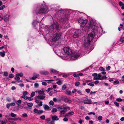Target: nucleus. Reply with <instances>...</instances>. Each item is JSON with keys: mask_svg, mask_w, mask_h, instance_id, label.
Returning <instances> with one entry per match:
<instances>
[{"mask_svg": "<svg viewBox=\"0 0 124 124\" xmlns=\"http://www.w3.org/2000/svg\"><path fill=\"white\" fill-rule=\"evenodd\" d=\"M59 27V25L57 23H54L53 24L50 26H48L47 28V32L48 33L50 31H55L56 32V34L53 36V40L55 42L58 40L60 38L61 36L60 32L58 30Z\"/></svg>", "mask_w": 124, "mask_h": 124, "instance_id": "obj_1", "label": "nucleus"}, {"mask_svg": "<svg viewBox=\"0 0 124 124\" xmlns=\"http://www.w3.org/2000/svg\"><path fill=\"white\" fill-rule=\"evenodd\" d=\"M94 32L92 31L88 35L87 38L86 39L84 44V46L88 47L90 43L94 37Z\"/></svg>", "mask_w": 124, "mask_h": 124, "instance_id": "obj_2", "label": "nucleus"}, {"mask_svg": "<svg viewBox=\"0 0 124 124\" xmlns=\"http://www.w3.org/2000/svg\"><path fill=\"white\" fill-rule=\"evenodd\" d=\"M60 111L59 113L61 115L64 114L67 111V109H70V108L65 105L61 106L58 105L57 108Z\"/></svg>", "mask_w": 124, "mask_h": 124, "instance_id": "obj_3", "label": "nucleus"}, {"mask_svg": "<svg viewBox=\"0 0 124 124\" xmlns=\"http://www.w3.org/2000/svg\"><path fill=\"white\" fill-rule=\"evenodd\" d=\"M47 7L46 6H45L44 8H40L39 10L37 11L36 13L38 14H43L46 12H47Z\"/></svg>", "mask_w": 124, "mask_h": 124, "instance_id": "obj_4", "label": "nucleus"}, {"mask_svg": "<svg viewBox=\"0 0 124 124\" xmlns=\"http://www.w3.org/2000/svg\"><path fill=\"white\" fill-rule=\"evenodd\" d=\"M87 21L85 19H83L82 18H80L78 21V22L80 23V25L81 27H83L85 26L87 22Z\"/></svg>", "mask_w": 124, "mask_h": 124, "instance_id": "obj_5", "label": "nucleus"}, {"mask_svg": "<svg viewBox=\"0 0 124 124\" xmlns=\"http://www.w3.org/2000/svg\"><path fill=\"white\" fill-rule=\"evenodd\" d=\"M65 53L68 55H70L72 53V51L70 48L69 47H64L63 49Z\"/></svg>", "mask_w": 124, "mask_h": 124, "instance_id": "obj_6", "label": "nucleus"}, {"mask_svg": "<svg viewBox=\"0 0 124 124\" xmlns=\"http://www.w3.org/2000/svg\"><path fill=\"white\" fill-rule=\"evenodd\" d=\"M81 34V31L80 30H75L74 31L73 33V37L74 38H76L78 37Z\"/></svg>", "mask_w": 124, "mask_h": 124, "instance_id": "obj_7", "label": "nucleus"}, {"mask_svg": "<svg viewBox=\"0 0 124 124\" xmlns=\"http://www.w3.org/2000/svg\"><path fill=\"white\" fill-rule=\"evenodd\" d=\"M92 75L94 77L93 79L94 80H100V78L101 76V75L100 74L98 75L96 73L93 74Z\"/></svg>", "mask_w": 124, "mask_h": 124, "instance_id": "obj_8", "label": "nucleus"}, {"mask_svg": "<svg viewBox=\"0 0 124 124\" xmlns=\"http://www.w3.org/2000/svg\"><path fill=\"white\" fill-rule=\"evenodd\" d=\"M83 100L84 101V103L85 104H91V101L90 99H89L86 98L84 97L83 98Z\"/></svg>", "mask_w": 124, "mask_h": 124, "instance_id": "obj_9", "label": "nucleus"}, {"mask_svg": "<svg viewBox=\"0 0 124 124\" xmlns=\"http://www.w3.org/2000/svg\"><path fill=\"white\" fill-rule=\"evenodd\" d=\"M33 112L34 113H37L39 115L41 114L43 112V110H38L36 108H35L33 109Z\"/></svg>", "mask_w": 124, "mask_h": 124, "instance_id": "obj_10", "label": "nucleus"}, {"mask_svg": "<svg viewBox=\"0 0 124 124\" xmlns=\"http://www.w3.org/2000/svg\"><path fill=\"white\" fill-rule=\"evenodd\" d=\"M46 96L44 95H39L35 97V99H40L43 100L45 98Z\"/></svg>", "mask_w": 124, "mask_h": 124, "instance_id": "obj_11", "label": "nucleus"}, {"mask_svg": "<svg viewBox=\"0 0 124 124\" xmlns=\"http://www.w3.org/2000/svg\"><path fill=\"white\" fill-rule=\"evenodd\" d=\"M40 74L43 75H48L49 74L48 72L46 70H41L39 72Z\"/></svg>", "mask_w": 124, "mask_h": 124, "instance_id": "obj_12", "label": "nucleus"}, {"mask_svg": "<svg viewBox=\"0 0 124 124\" xmlns=\"http://www.w3.org/2000/svg\"><path fill=\"white\" fill-rule=\"evenodd\" d=\"M80 56L79 54L76 53L75 54L74 56H72L71 59L73 60H75L77 59Z\"/></svg>", "mask_w": 124, "mask_h": 124, "instance_id": "obj_13", "label": "nucleus"}, {"mask_svg": "<svg viewBox=\"0 0 124 124\" xmlns=\"http://www.w3.org/2000/svg\"><path fill=\"white\" fill-rule=\"evenodd\" d=\"M52 121H57L59 120V118H58L57 116L56 115H54L53 116H52Z\"/></svg>", "mask_w": 124, "mask_h": 124, "instance_id": "obj_14", "label": "nucleus"}, {"mask_svg": "<svg viewBox=\"0 0 124 124\" xmlns=\"http://www.w3.org/2000/svg\"><path fill=\"white\" fill-rule=\"evenodd\" d=\"M50 72L51 73L57 74L59 72L57 71L52 68L50 69Z\"/></svg>", "mask_w": 124, "mask_h": 124, "instance_id": "obj_15", "label": "nucleus"}, {"mask_svg": "<svg viewBox=\"0 0 124 124\" xmlns=\"http://www.w3.org/2000/svg\"><path fill=\"white\" fill-rule=\"evenodd\" d=\"M43 107L45 110H51V108L47 105H44Z\"/></svg>", "mask_w": 124, "mask_h": 124, "instance_id": "obj_16", "label": "nucleus"}, {"mask_svg": "<svg viewBox=\"0 0 124 124\" xmlns=\"http://www.w3.org/2000/svg\"><path fill=\"white\" fill-rule=\"evenodd\" d=\"M9 14H7L4 16L3 19L5 21H6L9 19Z\"/></svg>", "mask_w": 124, "mask_h": 124, "instance_id": "obj_17", "label": "nucleus"}, {"mask_svg": "<svg viewBox=\"0 0 124 124\" xmlns=\"http://www.w3.org/2000/svg\"><path fill=\"white\" fill-rule=\"evenodd\" d=\"M113 6L115 8L116 7V6L117 5V3H115L112 0H110L109 1Z\"/></svg>", "mask_w": 124, "mask_h": 124, "instance_id": "obj_18", "label": "nucleus"}, {"mask_svg": "<svg viewBox=\"0 0 124 124\" xmlns=\"http://www.w3.org/2000/svg\"><path fill=\"white\" fill-rule=\"evenodd\" d=\"M39 94L40 95H45L44 91L43 89H42L38 92Z\"/></svg>", "mask_w": 124, "mask_h": 124, "instance_id": "obj_19", "label": "nucleus"}, {"mask_svg": "<svg viewBox=\"0 0 124 124\" xmlns=\"http://www.w3.org/2000/svg\"><path fill=\"white\" fill-rule=\"evenodd\" d=\"M5 54V52L4 51L0 52V55L2 57H4Z\"/></svg>", "mask_w": 124, "mask_h": 124, "instance_id": "obj_20", "label": "nucleus"}, {"mask_svg": "<svg viewBox=\"0 0 124 124\" xmlns=\"http://www.w3.org/2000/svg\"><path fill=\"white\" fill-rule=\"evenodd\" d=\"M27 106L30 109L33 106V104L32 103H27Z\"/></svg>", "mask_w": 124, "mask_h": 124, "instance_id": "obj_21", "label": "nucleus"}, {"mask_svg": "<svg viewBox=\"0 0 124 124\" xmlns=\"http://www.w3.org/2000/svg\"><path fill=\"white\" fill-rule=\"evenodd\" d=\"M17 75V74H16V77L15 78V79L16 81L19 80L20 79V78L19 77L18 75Z\"/></svg>", "mask_w": 124, "mask_h": 124, "instance_id": "obj_22", "label": "nucleus"}, {"mask_svg": "<svg viewBox=\"0 0 124 124\" xmlns=\"http://www.w3.org/2000/svg\"><path fill=\"white\" fill-rule=\"evenodd\" d=\"M17 75V74H16V77L15 78V79L16 81L19 80L20 79V78L19 77L18 75Z\"/></svg>", "mask_w": 124, "mask_h": 124, "instance_id": "obj_23", "label": "nucleus"}, {"mask_svg": "<svg viewBox=\"0 0 124 124\" xmlns=\"http://www.w3.org/2000/svg\"><path fill=\"white\" fill-rule=\"evenodd\" d=\"M67 88V86L66 85L64 84L63 85L62 87V90L64 91V90Z\"/></svg>", "mask_w": 124, "mask_h": 124, "instance_id": "obj_24", "label": "nucleus"}, {"mask_svg": "<svg viewBox=\"0 0 124 124\" xmlns=\"http://www.w3.org/2000/svg\"><path fill=\"white\" fill-rule=\"evenodd\" d=\"M18 103H16V104L18 106H20V105H19V104H21L22 102V101L21 100H19L17 101Z\"/></svg>", "mask_w": 124, "mask_h": 124, "instance_id": "obj_25", "label": "nucleus"}, {"mask_svg": "<svg viewBox=\"0 0 124 124\" xmlns=\"http://www.w3.org/2000/svg\"><path fill=\"white\" fill-rule=\"evenodd\" d=\"M17 75H18L19 76H20V77H22L23 76V74L22 73H17Z\"/></svg>", "mask_w": 124, "mask_h": 124, "instance_id": "obj_26", "label": "nucleus"}, {"mask_svg": "<svg viewBox=\"0 0 124 124\" xmlns=\"http://www.w3.org/2000/svg\"><path fill=\"white\" fill-rule=\"evenodd\" d=\"M10 115L11 116L13 117H15L17 116L16 114L12 112L11 113Z\"/></svg>", "mask_w": 124, "mask_h": 124, "instance_id": "obj_27", "label": "nucleus"}, {"mask_svg": "<svg viewBox=\"0 0 124 124\" xmlns=\"http://www.w3.org/2000/svg\"><path fill=\"white\" fill-rule=\"evenodd\" d=\"M57 109L56 108H53L52 109V111H51L52 112H53V113L56 112H57Z\"/></svg>", "mask_w": 124, "mask_h": 124, "instance_id": "obj_28", "label": "nucleus"}, {"mask_svg": "<svg viewBox=\"0 0 124 124\" xmlns=\"http://www.w3.org/2000/svg\"><path fill=\"white\" fill-rule=\"evenodd\" d=\"M107 78V77L105 75L103 76L102 77L100 78V80H102L103 79H106Z\"/></svg>", "mask_w": 124, "mask_h": 124, "instance_id": "obj_29", "label": "nucleus"}, {"mask_svg": "<svg viewBox=\"0 0 124 124\" xmlns=\"http://www.w3.org/2000/svg\"><path fill=\"white\" fill-rule=\"evenodd\" d=\"M22 98H23L25 100H27L28 99V97L24 95H23L21 96Z\"/></svg>", "mask_w": 124, "mask_h": 124, "instance_id": "obj_30", "label": "nucleus"}, {"mask_svg": "<svg viewBox=\"0 0 124 124\" xmlns=\"http://www.w3.org/2000/svg\"><path fill=\"white\" fill-rule=\"evenodd\" d=\"M35 87L36 88H37L39 86V84L38 83H36L34 84Z\"/></svg>", "mask_w": 124, "mask_h": 124, "instance_id": "obj_31", "label": "nucleus"}, {"mask_svg": "<svg viewBox=\"0 0 124 124\" xmlns=\"http://www.w3.org/2000/svg\"><path fill=\"white\" fill-rule=\"evenodd\" d=\"M66 93L70 95L71 93V91H70L66 90L65 92Z\"/></svg>", "mask_w": 124, "mask_h": 124, "instance_id": "obj_32", "label": "nucleus"}, {"mask_svg": "<svg viewBox=\"0 0 124 124\" xmlns=\"http://www.w3.org/2000/svg\"><path fill=\"white\" fill-rule=\"evenodd\" d=\"M57 83L58 85H61L62 84V83L61 81L59 80L57 82Z\"/></svg>", "mask_w": 124, "mask_h": 124, "instance_id": "obj_33", "label": "nucleus"}, {"mask_svg": "<svg viewBox=\"0 0 124 124\" xmlns=\"http://www.w3.org/2000/svg\"><path fill=\"white\" fill-rule=\"evenodd\" d=\"M18 120H19L20 121H21V119L20 118L18 117L15 118H13V120L14 121H16Z\"/></svg>", "mask_w": 124, "mask_h": 124, "instance_id": "obj_34", "label": "nucleus"}, {"mask_svg": "<svg viewBox=\"0 0 124 124\" xmlns=\"http://www.w3.org/2000/svg\"><path fill=\"white\" fill-rule=\"evenodd\" d=\"M120 41L122 43L124 42V37H121L120 39Z\"/></svg>", "mask_w": 124, "mask_h": 124, "instance_id": "obj_35", "label": "nucleus"}, {"mask_svg": "<svg viewBox=\"0 0 124 124\" xmlns=\"http://www.w3.org/2000/svg\"><path fill=\"white\" fill-rule=\"evenodd\" d=\"M80 84V82H76L75 83V85L76 86H78Z\"/></svg>", "mask_w": 124, "mask_h": 124, "instance_id": "obj_36", "label": "nucleus"}, {"mask_svg": "<svg viewBox=\"0 0 124 124\" xmlns=\"http://www.w3.org/2000/svg\"><path fill=\"white\" fill-rule=\"evenodd\" d=\"M116 101L118 102H121L123 101V100L119 98L116 99Z\"/></svg>", "mask_w": 124, "mask_h": 124, "instance_id": "obj_37", "label": "nucleus"}, {"mask_svg": "<svg viewBox=\"0 0 124 124\" xmlns=\"http://www.w3.org/2000/svg\"><path fill=\"white\" fill-rule=\"evenodd\" d=\"M33 75L35 77H37V78L38 77H39V74L36 73H34L33 74Z\"/></svg>", "mask_w": 124, "mask_h": 124, "instance_id": "obj_38", "label": "nucleus"}, {"mask_svg": "<svg viewBox=\"0 0 124 124\" xmlns=\"http://www.w3.org/2000/svg\"><path fill=\"white\" fill-rule=\"evenodd\" d=\"M49 103L50 105H53L54 104V102L52 101L51 100L50 101Z\"/></svg>", "mask_w": 124, "mask_h": 124, "instance_id": "obj_39", "label": "nucleus"}, {"mask_svg": "<svg viewBox=\"0 0 124 124\" xmlns=\"http://www.w3.org/2000/svg\"><path fill=\"white\" fill-rule=\"evenodd\" d=\"M40 118L41 119L44 120L45 118V115H43L40 116Z\"/></svg>", "mask_w": 124, "mask_h": 124, "instance_id": "obj_40", "label": "nucleus"}, {"mask_svg": "<svg viewBox=\"0 0 124 124\" xmlns=\"http://www.w3.org/2000/svg\"><path fill=\"white\" fill-rule=\"evenodd\" d=\"M70 116L73 115L74 114V112L73 111L69 112H68Z\"/></svg>", "mask_w": 124, "mask_h": 124, "instance_id": "obj_41", "label": "nucleus"}, {"mask_svg": "<svg viewBox=\"0 0 124 124\" xmlns=\"http://www.w3.org/2000/svg\"><path fill=\"white\" fill-rule=\"evenodd\" d=\"M73 76H74V77H77V78L78 77H79V75H78V74H76V73H75V74H73Z\"/></svg>", "mask_w": 124, "mask_h": 124, "instance_id": "obj_42", "label": "nucleus"}, {"mask_svg": "<svg viewBox=\"0 0 124 124\" xmlns=\"http://www.w3.org/2000/svg\"><path fill=\"white\" fill-rule=\"evenodd\" d=\"M88 85H90L91 86L93 87L94 86V84L92 83H92H89L88 84Z\"/></svg>", "mask_w": 124, "mask_h": 124, "instance_id": "obj_43", "label": "nucleus"}, {"mask_svg": "<svg viewBox=\"0 0 124 124\" xmlns=\"http://www.w3.org/2000/svg\"><path fill=\"white\" fill-rule=\"evenodd\" d=\"M9 122L10 123L13 124H16V123L13 121H9Z\"/></svg>", "mask_w": 124, "mask_h": 124, "instance_id": "obj_44", "label": "nucleus"}, {"mask_svg": "<svg viewBox=\"0 0 124 124\" xmlns=\"http://www.w3.org/2000/svg\"><path fill=\"white\" fill-rule=\"evenodd\" d=\"M119 83V82L118 80H115L114 82V83L115 84H117Z\"/></svg>", "mask_w": 124, "mask_h": 124, "instance_id": "obj_45", "label": "nucleus"}, {"mask_svg": "<svg viewBox=\"0 0 124 124\" xmlns=\"http://www.w3.org/2000/svg\"><path fill=\"white\" fill-rule=\"evenodd\" d=\"M35 92H32L31 94V97H33L35 94Z\"/></svg>", "mask_w": 124, "mask_h": 124, "instance_id": "obj_46", "label": "nucleus"}, {"mask_svg": "<svg viewBox=\"0 0 124 124\" xmlns=\"http://www.w3.org/2000/svg\"><path fill=\"white\" fill-rule=\"evenodd\" d=\"M5 7V6L4 5H3L2 6L0 7V10L3 9Z\"/></svg>", "mask_w": 124, "mask_h": 124, "instance_id": "obj_47", "label": "nucleus"}, {"mask_svg": "<svg viewBox=\"0 0 124 124\" xmlns=\"http://www.w3.org/2000/svg\"><path fill=\"white\" fill-rule=\"evenodd\" d=\"M114 104L117 107H118L119 106V103L116 102H115Z\"/></svg>", "mask_w": 124, "mask_h": 124, "instance_id": "obj_48", "label": "nucleus"}, {"mask_svg": "<svg viewBox=\"0 0 124 124\" xmlns=\"http://www.w3.org/2000/svg\"><path fill=\"white\" fill-rule=\"evenodd\" d=\"M48 124H55L54 122L53 121H52L48 123Z\"/></svg>", "mask_w": 124, "mask_h": 124, "instance_id": "obj_49", "label": "nucleus"}, {"mask_svg": "<svg viewBox=\"0 0 124 124\" xmlns=\"http://www.w3.org/2000/svg\"><path fill=\"white\" fill-rule=\"evenodd\" d=\"M119 4L120 6H123L124 5V4L122 2H120L119 3Z\"/></svg>", "mask_w": 124, "mask_h": 124, "instance_id": "obj_50", "label": "nucleus"}, {"mask_svg": "<svg viewBox=\"0 0 124 124\" xmlns=\"http://www.w3.org/2000/svg\"><path fill=\"white\" fill-rule=\"evenodd\" d=\"M99 70L102 71H104V69L103 68V67H101L99 68Z\"/></svg>", "mask_w": 124, "mask_h": 124, "instance_id": "obj_51", "label": "nucleus"}, {"mask_svg": "<svg viewBox=\"0 0 124 124\" xmlns=\"http://www.w3.org/2000/svg\"><path fill=\"white\" fill-rule=\"evenodd\" d=\"M102 116H100L98 117V119L99 121H101L102 120Z\"/></svg>", "mask_w": 124, "mask_h": 124, "instance_id": "obj_52", "label": "nucleus"}, {"mask_svg": "<svg viewBox=\"0 0 124 124\" xmlns=\"http://www.w3.org/2000/svg\"><path fill=\"white\" fill-rule=\"evenodd\" d=\"M9 77L10 78H12L14 77V75L12 74H10L9 76Z\"/></svg>", "mask_w": 124, "mask_h": 124, "instance_id": "obj_53", "label": "nucleus"}, {"mask_svg": "<svg viewBox=\"0 0 124 124\" xmlns=\"http://www.w3.org/2000/svg\"><path fill=\"white\" fill-rule=\"evenodd\" d=\"M98 28V27L96 26H94L93 29L94 30V31H95V30H97Z\"/></svg>", "mask_w": 124, "mask_h": 124, "instance_id": "obj_54", "label": "nucleus"}, {"mask_svg": "<svg viewBox=\"0 0 124 124\" xmlns=\"http://www.w3.org/2000/svg\"><path fill=\"white\" fill-rule=\"evenodd\" d=\"M53 89L52 88H48V89L46 90V91L47 92V93H48L52 89Z\"/></svg>", "mask_w": 124, "mask_h": 124, "instance_id": "obj_55", "label": "nucleus"}, {"mask_svg": "<svg viewBox=\"0 0 124 124\" xmlns=\"http://www.w3.org/2000/svg\"><path fill=\"white\" fill-rule=\"evenodd\" d=\"M10 104L11 106H14L15 105V102H12Z\"/></svg>", "mask_w": 124, "mask_h": 124, "instance_id": "obj_56", "label": "nucleus"}, {"mask_svg": "<svg viewBox=\"0 0 124 124\" xmlns=\"http://www.w3.org/2000/svg\"><path fill=\"white\" fill-rule=\"evenodd\" d=\"M28 93L27 91H24L23 93V95H27Z\"/></svg>", "mask_w": 124, "mask_h": 124, "instance_id": "obj_57", "label": "nucleus"}, {"mask_svg": "<svg viewBox=\"0 0 124 124\" xmlns=\"http://www.w3.org/2000/svg\"><path fill=\"white\" fill-rule=\"evenodd\" d=\"M1 122L0 124H6V122L5 121H1Z\"/></svg>", "mask_w": 124, "mask_h": 124, "instance_id": "obj_58", "label": "nucleus"}, {"mask_svg": "<svg viewBox=\"0 0 124 124\" xmlns=\"http://www.w3.org/2000/svg\"><path fill=\"white\" fill-rule=\"evenodd\" d=\"M85 91L87 93H89L90 92V89H85Z\"/></svg>", "mask_w": 124, "mask_h": 124, "instance_id": "obj_59", "label": "nucleus"}, {"mask_svg": "<svg viewBox=\"0 0 124 124\" xmlns=\"http://www.w3.org/2000/svg\"><path fill=\"white\" fill-rule=\"evenodd\" d=\"M39 102V103L38 104L39 106H42L43 105L42 102V101H40Z\"/></svg>", "mask_w": 124, "mask_h": 124, "instance_id": "obj_60", "label": "nucleus"}, {"mask_svg": "<svg viewBox=\"0 0 124 124\" xmlns=\"http://www.w3.org/2000/svg\"><path fill=\"white\" fill-rule=\"evenodd\" d=\"M28 99L29 101H31L33 99L32 98L29 97H28Z\"/></svg>", "mask_w": 124, "mask_h": 124, "instance_id": "obj_61", "label": "nucleus"}, {"mask_svg": "<svg viewBox=\"0 0 124 124\" xmlns=\"http://www.w3.org/2000/svg\"><path fill=\"white\" fill-rule=\"evenodd\" d=\"M23 116L27 117V115L26 113H24L23 114Z\"/></svg>", "mask_w": 124, "mask_h": 124, "instance_id": "obj_62", "label": "nucleus"}, {"mask_svg": "<svg viewBox=\"0 0 124 124\" xmlns=\"http://www.w3.org/2000/svg\"><path fill=\"white\" fill-rule=\"evenodd\" d=\"M10 106V104H7L6 107L7 108H9Z\"/></svg>", "mask_w": 124, "mask_h": 124, "instance_id": "obj_63", "label": "nucleus"}, {"mask_svg": "<svg viewBox=\"0 0 124 124\" xmlns=\"http://www.w3.org/2000/svg\"><path fill=\"white\" fill-rule=\"evenodd\" d=\"M110 68L111 67L110 66H108L106 68V70L108 71L109 70Z\"/></svg>", "mask_w": 124, "mask_h": 124, "instance_id": "obj_64", "label": "nucleus"}]
</instances>
